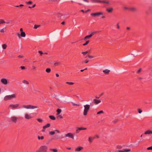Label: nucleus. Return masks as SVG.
Segmentation results:
<instances>
[{"instance_id": "f257e3e1", "label": "nucleus", "mask_w": 152, "mask_h": 152, "mask_svg": "<svg viewBox=\"0 0 152 152\" xmlns=\"http://www.w3.org/2000/svg\"><path fill=\"white\" fill-rule=\"evenodd\" d=\"M19 106L20 104L18 103H16L15 104L11 103L9 105L8 107L10 109L14 110L20 108Z\"/></svg>"}, {"instance_id": "f03ea898", "label": "nucleus", "mask_w": 152, "mask_h": 152, "mask_svg": "<svg viewBox=\"0 0 152 152\" xmlns=\"http://www.w3.org/2000/svg\"><path fill=\"white\" fill-rule=\"evenodd\" d=\"M17 97V95L15 94L6 96L4 98V100L7 101L15 98Z\"/></svg>"}, {"instance_id": "7ed1b4c3", "label": "nucleus", "mask_w": 152, "mask_h": 152, "mask_svg": "<svg viewBox=\"0 0 152 152\" xmlns=\"http://www.w3.org/2000/svg\"><path fill=\"white\" fill-rule=\"evenodd\" d=\"M48 150V146L45 145L41 146L37 150V152H46Z\"/></svg>"}, {"instance_id": "20e7f679", "label": "nucleus", "mask_w": 152, "mask_h": 152, "mask_svg": "<svg viewBox=\"0 0 152 152\" xmlns=\"http://www.w3.org/2000/svg\"><path fill=\"white\" fill-rule=\"evenodd\" d=\"M84 110L83 112V114L85 116H86L88 114L90 109V106L89 104H86L83 106Z\"/></svg>"}, {"instance_id": "39448f33", "label": "nucleus", "mask_w": 152, "mask_h": 152, "mask_svg": "<svg viewBox=\"0 0 152 152\" xmlns=\"http://www.w3.org/2000/svg\"><path fill=\"white\" fill-rule=\"evenodd\" d=\"M22 107L25 109H33L38 108V106H33L31 105H23Z\"/></svg>"}, {"instance_id": "423d86ee", "label": "nucleus", "mask_w": 152, "mask_h": 152, "mask_svg": "<svg viewBox=\"0 0 152 152\" xmlns=\"http://www.w3.org/2000/svg\"><path fill=\"white\" fill-rule=\"evenodd\" d=\"M24 118L26 120L31 119L34 118L31 113H25L24 115Z\"/></svg>"}, {"instance_id": "0eeeda50", "label": "nucleus", "mask_w": 152, "mask_h": 152, "mask_svg": "<svg viewBox=\"0 0 152 152\" xmlns=\"http://www.w3.org/2000/svg\"><path fill=\"white\" fill-rule=\"evenodd\" d=\"M103 12H99L91 13V15L94 17H99L102 15H103Z\"/></svg>"}, {"instance_id": "6e6552de", "label": "nucleus", "mask_w": 152, "mask_h": 152, "mask_svg": "<svg viewBox=\"0 0 152 152\" xmlns=\"http://www.w3.org/2000/svg\"><path fill=\"white\" fill-rule=\"evenodd\" d=\"M60 133L61 131L58 129H55L53 131H50L49 132V134L51 135H53L55 134H58Z\"/></svg>"}, {"instance_id": "1a4fd4ad", "label": "nucleus", "mask_w": 152, "mask_h": 152, "mask_svg": "<svg viewBox=\"0 0 152 152\" xmlns=\"http://www.w3.org/2000/svg\"><path fill=\"white\" fill-rule=\"evenodd\" d=\"M19 118H21L19 117ZM18 118L16 117V116H13L10 118L9 119L10 121H12V122L14 123H16L18 121Z\"/></svg>"}, {"instance_id": "9d476101", "label": "nucleus", "mask_w": 152, "mask_h": 152, "mask_svg": "<svg viewBox=\"0 0 152 152\" xmlns=\"http://www.w3.org/2000/svg\"><path fill=\"white\" fill-rule=\"evenodd\" d=\"M66 137H68L72 139H74V135L72 133L69 132L67 133L65 135Z\"/></svg>"}, {"instance_id": "9b49d317", "label": "nucleus", "mask_w": 152, "mask_h": 152, "mask_svg": "<svg viewBox=\"0 0 152 152\" xmlns=\"http://www.w3.org/2000/svg\"><path fill=\"white\" fill-rule=\"evenodd\" d=\"M130 151V149H125L123 150L116 149L115 150V152H127Z\"/></svg>"}, {"instance_id": "f8f14e48", "label": "nucleus", "mask_w": 152, "mask_h": 152, "mask_svg": "<svg viewBox=\"0 0 152 152\" xmlns=\"http://www.w3.org/2000/svg\"><path fill=\"white\" fill-rule=\"evenodd\" d=\"M1 83L4 85H7L8 84V80L6 78H2L1 80Z\"/></svg>"}, {"instance_id": "ddd939ff", "label": "nucleus", "mask_w": 152, "mask_h": 152, "mask_svg": "<svg viewBox=\"0 0 152 152\" xmlns=\"http://www.w3.org/2000/svg\"><path fill=\"white\" fill-rule=\"evenodd\" d=\"M93 102L95 104H97L101 102V100L99 99H93Z\"/></svg>"}, {"instance_id": "4468645a", "label": "nucleus", "mask_w": 152, "mask_h": 152, "mask_svg": "<svg viewBox=\"0 0 152 152\" xmlns=\"http://www.w3.org/2000/svg\"><path fill=\"white\" fill-rule=\"evenodd\" d=\"M144 134L145 135L152 134V131L150 130H147L144 132Z\"/></svg>"}, {"instance_id": "2eb2a0df", "label": "nucleus", "mask_w": 152, "mask_h": 152, "mask_svg": "<svg viewBox=\"0 0 152 152\" xmlns=\"http://www.w3.org/2000/svg\"><path fill=\"white\" fill-rule=\"evenodd\" d=\"M83 147L81 146H79L77 147L75 149V151H81L83 150Z\"/></svg>"}, {"instance_id": "dca6fc26", "label": "nucleus", "mask_w": 152, "mask_h": 152, "mask_svg": "<svg viewBox=\"0 0 152 152\" xmlns=\"http://www.w3.org/2000/svg\"><path fill=\"white\" fill-rule=\"evenodd\" d=\"M91 2L94 3H101L102 1L100 0H91Z\"/></svg>"}, {"instance_id": "f3484780", "label": "nucleus", "mask_w": 152, "mask_h": 152, "mask_svg": "<svg viewBox=\"0 0 152 152\" xmlns=\"http://www.w3.org/2000/svg\"><path fill=\"white\" fill-rule=\"evenodd\" d=\"M101 3H105L109 5H111V3L109 1L102 0V1Z\"/></svg>"}, {"instance_id": "a211bd4d", "label": "nucleus", "mask_w": 152, "mask_h": 152, "mask_svg": "<svg viewBox=\"0 0 152 152\" xmlns=\"http://www.w3.org/2000/svg\"><path fill=\"white\" fill-rule=\"evenodd\" d=\"M102 72L105 73V74H107L110 72V70L108 69H106L103 70Z\"/></svg>"}, {"instance_id": "6ab92c4d", "label": "nucleus", "mask_w": 152, "mask_h": 152, "mask_svg": "<svg viewBox=\"0 0 152 152\" xmlns=\"http://www.w3.org/2000/svg\"><path fill=\"white\" fill-rule=\"evenodd\" d=\"M130 11L133 12H135L137 11V8L135 7H131L130 8Z\"/></svg>"}, {"instance_id": "aec40b11", "label": "nucleus", "mask_w": 152, "mask_h": 152, "mask_svg": "<svg viewBox=\"0 0 152 152\" xmlns=\"http://www.w3.org/2000/svg\"><path fill=\"white\" fill-rule=\"evenodd\" d=\"M91 37L92 36H91L90 34L88 35H87L84 37L83 40H84L86 41L87 39H88Z\"/></svg>"}, {"instance_id": "412c9836", "label": "nucleus", "mask_w": 152, "mask_h": 152, "mask_svg": "<svg viewBox=\"0 0 152 152\" xmlns=\"http://www.w3.org/2000/svg\"><path fill=\"white\" fill-rule=\"evenodd\" d=\"M50 126V123L47 124L43 126V128L44 129H45L49 127Z\"/></svg>"}, {"instance_id": "4be33fe9", "label": "nucleus", "mask_w": 152, "mask_h": 152, "mask_svg": "<svg viewBox=\"0 0 152 152\" xmlns=\"http://www.w3.org/2000/svg\"><path fill=\"white\" fill-rule=\"evenodd\" d=\"M94 137H88V141L90 143H91L94 139Z\"/></svg>"}, {"instance_id": "5701e85b", "label": "nucleus", "mask_w": 152, "mask_h": 152, "mask_svg": "<svg viewBox=\"0 0 152 152\" xmlns=\"http://www.w3.org/2000/svg\"><path fill=\"white\" fill-rule=\"evenodd\" d=\"M63 137H62L61 136H60L59 134H57L56 135V137H55V139H62V138H63Z\"/></svg>"}, {"instance_id": "b1692460", "label": "nucleus", "mask_w": 152, "mask_h": 152, "mask_svg": "<svg viewBox=\"0 0 152 152\" xmlns=\"http://www.w3.org/2000/svg\"><path fill=\"white\" fill-rule=\"evenodd\" d=\"M7 31L6 27H5L3 28L2 29L0 30V32L1 33H4L6 32Z\"/></svg>"}, {"instance_id": "393cba45", "label": "nucleus", "mask_w": 152, "mask_h": 152, "mask_svg": "<svg viewBox=\"0 0 152 152\" xmlns=\"http://www.w3.org/2000/svg\"><path fill=\"white\" fill-rule=\"evenodd\" d=\"M113 9L112 8H110L106 10L108 12H112L113 11Z\"/></svg>"}, {"instance_id": "a878e982", "label": "nucleus", "mask_w": 152, "mask_h": 152, "mask_svg": "<svg viewBox=\"0 0 152 152\" xmlns=\"http://www.w3.org/2000/svg\"><path fill=\"white\" fill-rule=\"evenodd\" d=\"M20 36L22 37H25L26 36V34L23 31L21 32L20 34Z\"/></svg>"}, {"instance_id": "bb28decb", "label": "nucleus", "mask_w": 152, "mask_h": 152, "mask_svg": "<svg viewBox=\"0 0 152 152\" xmlns=\"http://www.w3.org/2000/svg\"><path fill=\"white\" fill-rule=\"evenodd\" d=\"M104 113V112L103 110L100 111L97 113L96 114L97 115H100Z\"/></svg>"}, {"instance_id": "cd10ccee", "label": "nucleus", "mask_w": 152, "mask_h": 152, "mask_svg": "<svg viewBox=\"0 0 152 152\" xmlns=\"http://www.w3.org/2000/svg\"><path fill=\"white\" fill-rule=\"evenodd\" d=\"M6 23L4 20L3 19H0V24H2Z\"/></svg>"}, {"instance_id": "c85d7f7f", "label": "nucleus", "mask_w": 152, "mask_h": 152, "mask_svg": "<svg viewBox=\"0 0 152 152\" xmlns=\"http://www.w3.org/2000/svg\"><path fill=\"white\" fill-rule=\"evenodd\" d=\"M49 117V118L52 120H55L56 119L55 117L53 115H50Z\"/></svg>"}, {"instance_id": "c756f323", "label": "nucleus", "mask_w": 152, "mask_h": 152, "mask_svg": "<svg viewBox=\"0 0 152 152\" xmlns=\"http://www.w3.org/2000/svg\"><path fill=\"white\" fill-rule=\"evenodd\" d=\"M37 138L38 140H42L44 139V137L43 136H38Z\"/></svg>"}, {"instance_id": "7c9ffc66", "label": "nucleus", "mask_w": 152, "mask_h": 152, "mask_svg": "<svg viewBox=\"0 0 152 152\" xmlns=\"http://www.w3.org/2000/svg\"><path fill=\"white\" fill-rule=\"evenodd\" d=\"M130 7H128L126 6H124L123 7V8L125 10L128 11H130Z\"/></svg>"}, {"instance_id": "2f4dec72", "label": "nucleus", "mask_w": 152, "mask_h": 152, "mask_svg": "<svg viewBox=\"0 0 152 152\" xmlns=\"http://www.w3.org/2000/svg\"><path fill=\"white\" fill-rule=\"evenodd\" d=\"M57 115H59L61 112V110L60 109H58L57 110Z\"/></svg>"}, {"instance_id": "473e14b6", "label": "nucleus", "mask_w": 152, "mask_h": 152, "mask_svg": "<svg viewBox=\"0 0 152 152\" xmlns=\"http://www.w3.org/2000/svg\"><path fill=\"white\" fill-rule=\"evenodd\" d=\"M22 82L23 83L28 85L29 84V82L26 80H23L22 81Z\"/></svg>"}, {"instance_id": "72a5a7b5", "label": "nucleus", "mask_w": 152, "mask_h": 152, "mask_svg": "<svg viewBox=\"0 0 152 152\" xmlns=\"http://www.w3.org/2000/svg\"><path fill=\"white\" fill-rule=\"evenodd\" d=\"M7 45L6 44H4L2 45V48L4 49H6L7 48Z\"/></svg>"}, {"instance_id": "f704fd0d", "label": "nucleus", "mask_w": 152, "mask_h": 152, "mask_svg": "<svg viewBox=\"0 0 152 152\" xmlns=\"http://www.w3.org/2000/svg\"><path fill=\"white\" fill-rule=\"evenodd\" d=\"M50 150L54 152H58V150L56 148H51L50 149Z\"/></svg>"}, {"instance_id": "c9c22d12", "label": "nucleus", "mask_w": 152, "mask_h": 152, "mask_svg": "<svg viewBox=\"0 0 152 152\" xmlns=\"http://www.w3.org/2000/svg\"><path fill=\"white\" fill-rule=\"evenodd\" d=\"M123 148V146L121 145H118L116 146V149H121Z\"/></svg>"}, {"instance_id": "e433bc0d", "label": "nucleus", "mask_w": 152, "mask_h": 152, "mask_svg": "<svg viewBox=\"0 0 152 152\" xmlns=\"http://www.w3.org/2000/svg\"><path fill=\"white\" fill-rule=\"evenodd\" d=\"M89 61V59H86L83 62V63H85L86 64L88 63Z\"/></svg>"}, {"instance_id": "4c0bfd02", "label": "nucleus", "mask_w": 152, "mask_h": 152, "mask_svg": "<svg viewBox=\"0 0 152 152\" xmlns=\"http://www.w3.org/2000/svg\"><path fill=\"white\" fill-rule=\"evenodd\" d=\"M57 115V118L58 119H62L63 118V117L61 115H60L59 114V115Z\"/></svg>"}, {"instance_id": "58836bf2", "label": "nucleus", "mask_w": 152, "mask_h": 152, "mask_svg": "<svg viewBox=\"0 0 152 152\" xmlns=\"http://www.w3.org/2000/svg\"><path fill=\"white\" fill-rule=\"evenodd\" d=\"M45 71L47 73H50L51 72V69L49 68H47Z\"/></svg>"}, {"instance_id": "ea45409f", "label": "nucleus", "mask_w": 152, "mask_h": 152, "mask_svg": "<svg viewBox=\"0 0 152 152\" xmlns=\"http://www.w3.org/2000/svg\"><path fill=\"white\" fill-rule=\"evenodd\" d=\"M40 25H34V28L35 29H37L40 26Z\"/></svg>"}, {"instance_id": "a19ab883", "label": "nucleus", "mask_w": 152, "mask_h": 152, "mask_svg": "<svg viewBox=\"0 0 152 152\" xmlns=\"http://www.w3.org/2000/svg\"><path fill=\"white\" fill-rule=\"evenodd\" d=\"M66 83L68 84L69 85H72L74 84V83L73 82H66Z\"/></svg>"}, {"instance_id": "79ce46f5", "label": "nucleus", "mask_w": 152, "mask_h": 152, "mask_svg": "<svg viewBox=\"0 0 152 152\" xmlns=\"http://www.w3.org/2000/svg\"><path fill=\"white\" fill-rule=\"evenodd\" d=\"M89 40L87 41H86V42L85 43L83 44V45L84 46H86L89 43Z\"/></svg>"}, {"instance_id": "37998d69", "label": "nucleus", "mask_w": 152, "mask_h": 152, "mask_svg": "<svg viewBox=\"0 0 152 152\" xmlns=\"http://www.w3.org/2000/svg\"><path fill=\"white\" fill-rule=\"evenodd\" d=\"M96 32V31H94L92 32L91 34H90L91 36L92 37L93 35H94V34H95Z\"/></svg>"}, {"instance_id": "c03bdc74", "label": "nucleus", "mask_w": 152, "mask_h": 152, "mask_svg": "<svg viewBox=\"0 0 152 152\" xmlns=\"http://www.w3.org/2000/svg\"><path fill=\"white\" fill-rule=\"evenodd\" d=\"M37 121L39 122H42L43 121L42 120L41 118H38L37 119Z\"/></svg>"}, {"instance_id": "a18cd8bd", "label": "nucleus", "mask_w": 152, "mask_h": 152, "mask_svg": "<svg viewBox=\"0 0 152 152\" xmlns=\"http://www.w3.org/2000/svg\"><path fill=\"white\" fill-rule=\"evenodd\" d=\"M24 6V5L23 4H20L19 5H15V6L16 7H23Z\"/></svg>"}, {"instance_id": "49530a36", "label": "nucleus", "mask_w": 152, "mask_h": 152, "mask_svg": "<svg viewBox=\"0 0 152 152\" xmlns=\"http://www.w3.org/2000/svg\"><path fill=\"white\" fill-rule=\"evenodd\" d=\"M26 3L27 4H31L32 3V2L31 1H29L28 2H26Z\"/></svg>"}, {"instance_id": "de8ad7c7", "label": "nucleus", "mask_w": 152, "mask_h": 152, "mask_svg": "<svg viewBox=\"0 0 152 152\" xmlns=\"http://www.w3.org/2000/svg\"><path fill=\"white\" fill-rule=\"evenodd\" d=\"M72 104L73 106H80V105L79 104H76L73 103H72Z\"/></svg>"}, {"instance_id": "09e8293b", "label": "nucleus", "mask_w": 152, "mask_h": 152, "mask_svg": "<svg viewBox=\"0 0 152 152\" xmlns=\"http://www.w3.org/2000/svg\"><path fill=\"white\" fill-rule=\"evenodd\" d=\"M147 150H152V146L148 147L147 148Z\"/></svg>"}, {"instance_id": "8fccbe9b", "label": "nucleus", "mask_w": 152, "mask_h": 152, "mask_svg": "<svg viewBox=\"0 0 152 152\" xmlns=\"http://www.w3.org/2000/svg\"><path fill=\"white\" fill-rule=\"evenodd\" d=\"M54 64L55 66H57L59 64V63L57 62H56L54 63Z\"/></svg>"}, {"instance_id": "3c124183", "label": "nucleus", "mask_w": 152, "mask_h": 152, "mask_svg": "<svg viewBox=\"0 0 152 152\" xmlns=\"http://www.w3.org/2000/svg\"><path fill=\"white\" fill-rule=\"evenodd\" d=\"M116 26H117V28L118 29H119L120 28V26H119V23H118L117 24H116Z\"/></svg>"}, {"instance_id": "603ef678", "label": "nucleus", "mask_w": 152, "mask_h": 152, "mask_svg": "<svg viewBox=\"0 0 152 152\" xmlns=\"http://www.w3.org/2000/svg\"><path fill=\"white\" fill-rule=\"evenodd\" d=\"M138 110L139 113H141L142 112V111L140 109H139Z\"/></svg>"}, {"instance_id": "864d4df0", "label": "nucleus", "mask_w": 152, "mask_h": 152, "mask_svg": "<svg viewBox=\"0 0 152 152\" xmlns=\"http://www.w3.org/2000/svg\"><path fill=\"white\" fill-rule=\"evenodd\" d=\"M101 16V18L102 19H104L106 18V16L104 15H102Z\"/></svg>"}, {"instance_id": "5fc2aeb1", "label": "nucleus", "mask_w": 152, "mask_h": 152, "mask_svg": "<svg viewBox=\"0 0 152 152\" xmlns=\"http://www.w3.org/2000/svg\"><path fill=\"white\" fill-rule=\"evenodd\" d=\"M20 68L22 69H25V67L24 66H21L20 67Z\"/></svg>"}, {"instance_id": "6e6d98bb", "label": "nucleus", "mask_w": 152, "mask_h": 152, "mask_svg": "<svg viewBox=\"0 0 152 152\" xmlns=\"http://www.w3.org/2000/svg\"><path fill=\"white\" fill-rule=\"evenodd\" d=\"M88 51H86L85 52H83L81 53L82 54H85V53L86 54L87 53H88Z\"/></svg>"}, {"instance_id": "4d7b16f0", "label": "nucleus", "mask_w": 152, "mask_h": 152, "mask_svg": "<svg viewBox=\"0 0 152 152\" xmlns=\"http://www.w3.org/2000/svg\"><path fill=\"white\" fill-rule=\"evenodd\" d=\"M88 51H86L85 52H83L81 53L82 54H85V53L86 54L87 53H88Z\"/></svg>"}, {"instance_id": "13d9d810", "label": "nucleus", "mask_w": 152, "mask_h": 152, "mask_svg": "<svg viewBox=\"0 0 152 152\" xmlns=\"http://www.w3.org/2000/svg\"><path fill=\"white\" fill-rule=\"evenodd\" d=\"M141 68L140 69L137 71V73H140V72L141 71Z\"/></svg>"}, {"instance_id": "bf43d9fd", "label": "nucleus", "mask_w": 152, "mask_h": 152, "mask_svg": "<svg viewBox=\"0 0 152 152\" xmlns=\"http://www.w3.org/2000/svg\"><path fill=\"white\" fill-rule=\"evenodd\" d=\"M81 11L83 12V13H85V12H87L88 11V10H87V11H85L83 10H82Z\"/></svg>"}, {"instance_id": "052dcab7", "label": "nucleus", "mask_w": 152, "mask_h": 152, "mask_svg": "<svg viewBox=\"0 0 152 152\" xmlns=\"http://www.w3.org/2000/svg\"><path fill=\"white\" fill-rule=\"evenodd\" d=\"M39 53L41 54V55L43 54V53L41 51H38Z\"/></svg>"}, {"instance_id": "680f3d73", "label": "nucleus", "mask_w": 152, "mask_h": 152, "mask_svg": "<svg viewBox=\"0 0 152 152\" xmlns=\"http://www.w3.org/2000/svg\"><path fill=\"white\" fill-rule=\"evenodd\" d=\"M18 57L20 58H23L24 57V56H23L19 55L18 56Z\"/></svg>"}, {"instance_id": "e2e57ef3", "label": "nucleus", "mask_w": 152, "mask_h": 152, "mask_svg": "<svg viewBox=\"0 0 152 152\" xmlns=\"http://www.w3.org/2000/svg\"><path fill=\"white\" fill-rule=\"evenodd\" d=\"M80 130L78 129V128L76 130V132L77 133H78L79 132Z\"/></svg>"}, {"instance_id": "0e129e2a", "label": "nucleus", "mask_w": 152, "mask_h": 152, "mask_svg": "<svg viewBox=\"0 0 152 152\" xmlns=\"http://www.w3.org/2000/svg\"><path fill=\"white\" fill-rule=\"evenodd\" d=\"M78 129L80 131L82 130V127L78 128Z\"/></svg>"}, {"instance_id": "69168bd1", "label": "nucleus", "mask_w": 152, "mask_h": 152, "mask_svg": "<svg viewBox=\"0 0 152 152\" xmlns=\"http://www.w3.org/2000/svg\"><path fill=\"white\" fill-rule=\"evenodd\" d=\"M83 1L86 2L87 3H89V1L88 0H83Z\"/></svg>"}, {"instance_id": "338daca9", "label": "nucleus", "mask_w": 152, "mask_h": 152, "mask_svg": "<svg viewBox=\"0 0 152 152\" xmlns=\"http://www.w3.org/2000/svg\"><path fill=\"white\" fill-rule=\"evenodd\" d=\"M88 57L90 58H93V56H91L88 55Z\"/></svg>"}, {"instance_id": "774afa93", "label": "nucleus", "mask_w": 152, "mask_h": 152, "mask_svg": "<svg viewBox=\"0 0 152 152\" xmlns=\"http://www.w3.org/2000/svg\"><path fill=\"white\" fill-rule=\"evenodd\" d=\"M17 35L18 36V37H19V38H20V34L19 33H18V34H17Z\"/></svg>"}]
</instances>
